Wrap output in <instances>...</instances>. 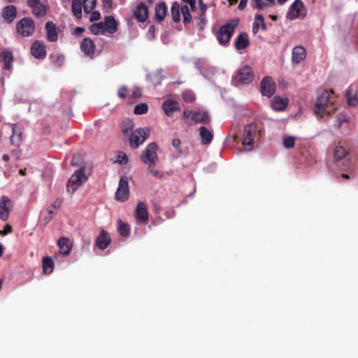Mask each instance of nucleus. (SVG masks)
Wrapping results in <instances>:
<instances>
[{"mask_svg": "<svg viewBox=\"0 0 358 358\" xmlns=\"http://www.w3.org/2000/svg\"><path fill=\"white\" fill-rule=\"evenodd\" d=\"M155 20L158 22H162L167 13V7L164 1H161L155 5Z\"/></svg>", "mask_w": 358, "mask_h": 358, "instance_id": "a878e982", "label": "nucleus"}, {"mask_svg": "<svg viewBox=\"0 0 358 358\" xmlns=\"http://www.w3.org/2000/svg\"><path fill=\"white\" fill-rule=\"evenodd\" d=\"M180 143L181 141L178 138H176L172 140V145L176 148L180 153H181V149L180 148Z\"/></svg>", "mask_w": 358, "mask_h": 358, "instance_id": "864d4df0", "label": "nucleus"}, {"mask_svg": "<svg viewBox=\"0 0 358 358\" xmlns=\"http://www.w3.org/2000/svg\"><path fill=\"white\" fill-rule=\"evenodd\" d=\"M184 2L188 3L192 10H194L196 8V0H182Z\"/></svg>", "mask_w": 358, "mask_h": 358, "instance_id": "680f3d73", "label": "nucleus"}, {"mask_svg": "<svg viewBox=\"0 0 358 358\" xmlns=\"http://www.w3.org/2000/svg\"><path fill=\"white\" fill-rule=\"evenodd\" d=\"M182 96L183 101L187 103H192L196 99L194 93L191 90H185L182 94Z\"/></svg>", "mask_w": 358, "mask_h": 358, "instance_id": "79ce46f5", "label": "nucleus"}, {"mask_svg": "<svg viewBox=\"0 0 358 358\" xmlns=\"http://www.w3.org/2000/svg\"><path fill=\"white\" fill-rule=\"evenodd\" d=\"M200 9H201V15H205V13H206V9H207V6L205 3H201V5L200 6Z\"/></svg>", "mask_w": 358, "mask_h": 358, "instance_id": "774afa93", "label": "nucleus"}, {"mask_svg": "<svg viewBox=\"0 0 358 358\" xmlns=\"http://www.w3.org/2000/svg\"><path fill=\"white\" fill-rule=\"evenodd\" d=\"M260 91L263 96L271 97L275 92V83L270 76L264 77L260 83Z\"/></svg>", "mask_w": 358, "mask_h": 358, "instance_id": "9d476101", "label": "nucleus"}, {"mask_svg": "<svg viewBox=\"0 0 358 358\" xmlns=\"http://www.w3.org/2000/svg\"><path fill=\"white\" fill-rule=\"evenodd\" d=\"M135 215L136 220L141 222H145L148 220V212L145 203L143 201H139L137 203Z\"/></svg>", "mask_w": 358, "mask_h": 358, "instance_id": "f3484780", "label": "nucleus"}, {"mask_svg": "<svg viewBox=\"0 0 358 358\" xmlns=\"http://www.w3.org/2000/svg\"><path fill=\"white\" fill-rule=\"evenodd\" d=\"M199 131L200 138L201 139V143L203 145H209L213 138V133L203 126L199 129Z\"/></svg>", "mask_w": 358, "mask_h": 358, "instance_id": "c85d7f7f", "label": "nucleus"}, {"mask_svg": "<svg viewBox=\"0 0 358 358\" xmlns=\"http://www.w3.org/2000/svg\"><path fill=\"white\" fill-rule=\"evenodd\" d=\"M181 13L183 15V22L185 24L189 23L192 19V15L190 14L189 7L187 5L181 6Z\"/></svg>", "mask_w": 358, "mask_h": 358, "instance_id": "a19ab883", "label": "nucleus"}, {"mask_svg": "<svg viewBox=\"0 0 358 358\" xmlns=\"http://www.w3.org/2000/svg\"><path fill=\"white\" fill-rule=\"evenodd\" d=\"M257 129V127L255 123L248 124L245 127L243 145L245 146H252L253 145L254 134Z\"/></svg>", "mask_w": 358, "mask_h": 358, "instance_id": "f8f14e48", "label": "nucleus"}, {"mask_svg": "<svg viewBox=\"0 0 358 358\" xmlns=\"http://www.w3.org/2000/svg\"><path fill=\"white\" fill-rule=\"evenodd\" d=\"M118 231L123 236H127L130 234L129 226L127 224L122 222L121 220H119L118 222Z\"/></svg>", "mask_w": 358, "mask_h": 358, "instance_id": "ea45409f", "label": "nucleus"}, {"mask_svg": "<svg viewBox=\"0 0 358 358\" xmlns=\"http://www.w3.org/2000/svg\"><path fill=\"white\" fill-rule=\"evenodd\" d=\"M348 121V117L346 113H341L338 115V127H341L343 123L347 122Z\"/></svg>", "mask_w": 358, "mask_h": 358, "instance_id": "8fccbe9b", "label": "nucleus"}, {"mask_svg": "<svg viewBox=\"0 0 358 358\" xmlns=\"http://www.w3.org/2000/svg\"><path fill=\"white\" fill-rule=\"evenodd\" d=\"M111 241L110 236L108 233L102 230L96 239V245L101 250H105Z\"/></svg>", "mask_w": 358, "mask_h": 358, "instance_id": "aec40b11", "label": "nucleus"}, {"mask_svg": "<svg viewBox=\"0 0 358 358\" xmlns=\"http://www.w3.org/2000/svg\"><path fill=\"white\" fill-rule=\"evenodd\" d=\"M27 6L32 10V13L37 17H43L47 13L46 6L41 0H27Z\"/></svg>", "mask_w": 358, "mask_h": 358, "instance_id": "ddd939ff", "label": "nucleus"}, {"mask_svg": "<svg viewBox=\"0 0 358 358\" xmlns=\"http://www.w3.org/2000/svg\"><path fill=\"white\" fill-rule=\"evenodd\" d=\"M43 271L44 273L50 274L54 269V263L50 257H45L43 259Z\"/></svg>", "mask_w": 358, "mask_h": 358, "instance_id": "f704fd0d", "label": "nucleus"}, {"mask_svg": "<svg viewBox=\"0 0 358 358\" xmlns=\"http://www.w3.org/2000/svg\"><path fill=\"white\" fill-rule=\"evenodd\" d=\"M104 29L109 34H114L117 30V22L113 15H107L104 17L103 21Z\"/></svg>", "mask_w": 358, "mask_h": 358, "instance_id": "5701e85b", "label": "nucleus"}, {"mask_svg": "<svg viewBox=\"0 0 358 358\" xmlns=\"http://www.w3.org/2000/svg\"><path fill=\"white\" fill-rule=\"evenodd\" d=\"M194 112V111L189 110H184L182 116L181 117L182 120H183L184 122L191 124L192 122H189V117H193Z\"/></svg>", "mask_w": 358, "mask_h": 358, "instance_id": "de8ad7c7", "label": "nucleus"}, {"mask_svg": "<svg viewBox=\"0 0 358 358\" xmlns=\"http://www.w3.org/2000/svg\"><path fill=\"white\" fill-rule=\"evenodd\" d=\"M148 106L145 103L137 104L134 108V113L136 115H143L148 112Z\"/></svg>", "mask_w": 358, "mask_h": 358, "instance_id": "37998d69", "label": "nucleus"}, {"mask_svg": "<svg viewBox=\"0 0 358 358\" xmlns=\"http://www.w3.org/2000/svg\"><path fill=\"white\" fill-rule=\"evenodd\" d=\"M248 0H241L238 4V9L243 10L247 6Z\"/></svg>", "mask_w": 358, "mask_h": 358, "instance_id": "0e129e2a", "label": "nucleus"}, {"mask_svg": "<svg viewBox=\"0 0 358 358\" xmlns=\"http://www.w3.org/2000/svg\"><path fill=\"white\" fill-rule=\"evenodd\" d=\"M128 92V89L126 86L121 87L118 90V96L121 99H124Z\"/></svg>", "mask_w": 358, "mask_h": 358, "instance_id": "3c124183", "label": "nucleus"}, {"mask_svg": "<svg viewBox=\"0 0 358 358\" xmlns=\"http://www.w3.org/2000/svg\"><path fill=\"white\" fill-rule=\"evenodd\" d=\"M148 8L143 2H141L134 11L135 17L141 22L146 21L148 17Z\"/></svg>", "mask_w": 358, "mask_h": 358, "instance_id": "a211bd4d", "label": "nucleus"}, {"mask_svg": "<svg viewBox=\"0 0 358 358\" xmlns=\"http://www.w3.org/2000/svg\"><path fill=\"white\" fill-rule=\"evenodd\" d=\"M129 180L127 177L122 176L119 181V185L115 192V199L124 202L129 198Z\"/></svg>", "mask_w": 358, "mask_h": 358, "instance_id": "1a4fd4ad", "label": "nucleus"}, {"mask_svg": "<svg viewBox=\"0 0 358 358\" xmlns=\"http://www.w3.org/2000/svg\"><path fill=\"white\" fill-rule=\"evenodd\" d=\"M306 57V49L301 45L296 46L292 50V62L294 64H299Z\"/></svg>", "mask_w": 358, "mask_h": 358, "instance_id": "412c9836", "label": "nucleus"}, {"mask_svg": "<svg viewBox=\"0 0 358 358\" xmlns=\"http://www.w3.org/2000/svg\"><path fill=\"white\" fill-rule=\"evenodd\" d=\"M84 173V167H81L74 172L69 178L67 184L66 189L68 192H74L87 180V176H86Z\"/></svg>", "mask_w": 358, "mask_h": 358, "instance_id": "7ed1b4c3", "label": "nucleus"}, {"mask_svg": "<svg viewBox=\"0 0 358 358\" xmlns=\"http://www.w3.org/2000/svg\"><path fill=\"white\" fill-rule=\"evenodd\" d=\"M348 104L350 106H356L358 104V99L355 97L354 98H348L347 99Z\"/></svg>", "mask_w": 358, "mask_h": 358, "instance_id": "13d9d810", "label": "nucleus"}, {"mask_svg": "<svg viewBox=\"0 0 358 358\" xmlns=\"http://www.w3.org/2000/svg\"><path fill=\"white\" fill-rule=\"evenodd\" d=\"M255 21L252 25V32L254 34H256L258 32L259 27L264 30L266 29V25L264 23V17L262 15L257 14L255 17Z\"/></svg>", "mask_w": 358, "mask_h": 358, "instance_id": "2f4dec72", "label": "nucleus"}, {"mask_svg": "<svg viewBox=\"0 0 358 358\" xmlns=\"http://www.w3.org/2000/svg\"><path fill=\"white\" fill-rule=\"evenodd\" d=\"M83 1V10L86 13H90L95 8L96 0H82Z\"/></svg>", "mask_w": 358, "mask_h": 358, "instance_id": "58836bf2", "label": "nucleus"}, {"mask_svg": "<svg viewBox=\"0 0 358 358\" xmlns=\"http://www.w3.org/2000/svg\"><path fill=\"white\" fill-rule=\"evenodd\" d=\"M347 152L343 146H336L334 151V161L338 165L340 161L345 159Z\"/></svg>", "mask_w": 358, "mask_h": 358, "instance_id": "473e14b6", "label": "nucleus"}, {"mask_svg": "<svg viewBox=\"0 0 358 358\" xmlns=\"http://www.w3.org/2000/svg\"><path fill=\"white\" fill-rule=\"evenodd\" d=\"M117 162L120 164H127L128 162V158L126 155H119L117 158Z\"/></svg>", "mask_w": 358, "mask_h": 358, "instance_id": "4d7b16f0", "label": "nucleus"}, {"mask_svg": "<svg viewBox=\"0 0 358 358\" xmlns=\"http://www.w3.org/2000/svg\"><path fill=\"white\" fill-rule=\"evenodd\" d=\"M17 15L16 7L13 5L6 6L2 10V16L8 23L13 22Z\"/></svg>", "mask_w": 358, "mask_h": 358, "instance_id": "393cba45", "label": "nucleus"}, {"mask_svg": "<svg viewBox=\"0 0 358 358\" xmlns=\"http://www.w3.org/2000/svg\"><path fill=\"white\" fill-rule=\"evenodd\" d=\"M272 108L275 111L285 110L287 106V99H283L280 96H275L271 103Z\"/></svg>", "mask_w": 358, "mask_h": 358, "instance_id": "7c9ffc66", "label": "nucleus"}, {"mask_svg": "<svg viewBox=\"0 0 358 358\" xmlns=\"http://www.w3.org/2000/svg\"><path fill=\"white\" fill-rule=\"evenodd\" d=\"M253 7L256 9H264L268 6V3L262 1V0H252Z\"/></svg>", "mask_w": 358, "mask_h": 358, "instance_id": "49530a36", "label": "nucleus"}, {"mask_svg": "<svg viewBox=\"0 0 358 358\" xmlns=\"http://www.w3.org/2000/svg\"><path fill=\"white\" fill-rule=\"evenodd\" d=\"M191 120L194 123L208 124L210 122L209 113L206 110H196L193 113Z\"/></svg>", "mask_w": 358, "mask_h": 358, "instance_id": "6ab92c4d", "label": "nucleus"}, {"mask_svg": "<svg viewBox=\"0 0 358 358\" xmlns=\"http://www.w3.org/2000/svg\"><path fill=\"white\" fill-rule=\"evenodd\" d=\"M51 63L56 67H61L64 62V57L61 54H51L50 55Z\"/></svg>", "mask_w": 358, "mask_h": 358, "instance_id": "4c0bfd02", "label": "nucleus"}, {"mask_svg": "<svg viewBox=\"0 0 358 358\" xmlns=\"http://www.w3.org/2000/svg\"><path fill=\"white\" fill-rule=\"evenodd\" d=\"M162 109L169 117H172L173 113L180 110V103L173 99H167L162 103Z\"/></svg>", "mask_w": 358, "mask_h": 358, "instance_id": "dca6fc26", "label": "nucleus"}, {"mask_svg": "<svg viewBox=\"0 0 358 358\" xmlns=\"http://www.w3.org/2000/svg\"><path fill=\"white\" fill-rule=\"evenodd\" d=\"M238 20H233L220 27L216 34V38L220 45L227 46L238 25Z\"/></svg>", "mask_w": 358, "mask_h": 358, "instance_id": "f257e3e1", "label": "nucleus"}, {"mask_svg": "<svg viewBox=\"0 0 358 358\" xmlns=\"http://www.w3.org/2000/svg\"><path fill=\"white\" fill-rule=\"evenodd\" d=\"M141 96V92L140 88L135 87L133 90V96L135 98H138Z\"/></svg>", "mask_w": 358, "mask_h": 358, "instance_id": "e2e57ef3", "label": "nucleus"}, {"mask_svg": "<svg viewBox=\"0 0 358 358\" xmlns=\"http://www.w3.org/2000/svg\"><path fill=\"white\" fill-rule=\"evenodd\" d=\"M101 18V14L98 11H94L90 15V20L91 22L98 20Z\"/></svg>", "mask_w": 358, "mask_h": 358, "instance_id": "6e6d98bb", "label": "nucleus"}, {"mask_svg": "<svg viewBox=\"0 0 358 358\" xmlns=\"http://www.w3.org/2000/svg\"><path fill=\"white\" fill-rule=\"evenodd\" d=\"M85 31L84 28L80 27H76L74 30V34L76 36H80L82 34V33Z\"/></svg>", "mask_w": 358, "mask_h": 358, "instance_id": "69168bd1", "label": "nucleus"}, {"mask_svg": "<svg viewBox=\"0 0 358 358\" xmlns=\"http://www.w3.org/2000/svg\"><path fill=\"white\" fill-rule=\"evenodd\" d=\"M250 45V40L247 33L241 32L235 41V48L237 50L245 49Z\"/></svg>", "mask_w": 358, "mask_h": 358, "instance_id": "4be33fe9", "label": "nucleus"}, {"mask_svg": "<svg viewBox=\"0 0 358 358\" xmlns=\"http://www.w3.org/2000/svg\"><path fill=\"white\" fill-rule=\"evenodd\" d=\"M157 145L155 143H149L141 155V160L146 165H155L158 161L157 150Z\"/></svg>", "mask_w": 358, "mask_h": 358, "instance_id": "20e7f679", "label": "nucleus"}, {"mask_svg": "<svg viewBox=\"0 0 358 358\" xmlns=\"http://www.w3.org/2000/svg\"><path fill=\"white\" fill-rule=\"evenodd\" d=\"M306 15V10L301 0H295L289 6L287 17L291 20L303 18Z\"/></svg>", "mask_w": 358, "mask_h": 358, "instance_id": "423d86ee", "label": "nucleus"}, {"mask_svg": "<svg viewBox=\"0 0 358 358\" xmlns=\"http://www.w3.org/2000/svg\"><path fill=\"white\" fill-rule=\"evenodd\" d=\"M1 59L6 62L13 61V56L12 52L9 50H3L2 52Z\"/></svg>", "mask_w": 358, "mask_h": 358, "instance_id": "a18cd8bd", "label": "nucleus"}, {"mask_svg": "<svg viewBox=\"0 0 358 358\" xmlns=\"http://www.w3.org/2000/svg\"><path fill=\"white\" fill-rule=\"evenodd\" d=\"M62 203V199H57L51 205V208L57 209L59 208Z\"/></svg>", "mask_w": 358, "mask_h": 358, "instance_id": "bf43d9fd", "label": "nucleus"}, {"mask_svg": "<svg viewBox=\"0 0 358 358\" xmlns=\"http://www.w3.org/2000/svg\"><path fill=\"white\" fill-rule=\"evenodd\" d=\"M45 30L47 33V38L50 42H55L58 39V34L55 24L51 21H48L45 24Z\"/></svg>", "mask_w": 358, "mask_h": 358, "instance_id": "bb28decb", "label": "nucleus"}, {"mask_svg": "<svg viewBox=\"0 0 358 358\" xmlns=\"http://www.w3.org/2000/svg\"><path fill=\"white\" fill-rule=\"evenodd\" d=\"M12 231V227L9 224H6L4 227V229L2 231H0V234L3 235H7L8 234L10 233Z\"/></svg>", "mask_w": 358, "mask_h": 358, "instance_id": "052dcab7", "label": "nucleus"}, {"mask_svg": "<svg viewBox=\"0 0 358 358\" xmlns=\"http://www.w3.org/2000/svg\"><path fill=\"white\" fill-rule=\"evenodd\" d=\"M255 75L252 68L245 65L241 67L236 72L235 80L241 84L248 85L252 82Z\"/></svg>", "mask_w": 358, "mask_h": 358, "instance_id": "6e6552de", "label": "nucleus"}, {"mask_svg": "<svg viewBox=\"0 0 358 358\" xmlns=\"http://www.w3.org/2000/svg\"><path fill=\"white\" fill-rule=\"evenodd\" d=\"M80 156L79 154L73 155L71 164L73 166H79V160H80Z\"/></svg>", "mask_w": 358, "mask_h": 358, "instance_id": "5fc2aeb1", "label": "nucleus"}, {"mask_svg": "<svg viewBox=\"0 0 358 358\" xmlns=\"http://www.w3.org/2000/svg\"><path fill=\"white\" fill-rule=\"evenodd\" d=\"M90 30L94 35H103L106 33L103 21L92 24L90 27Z\"/></svg>", "mask_w": 358, "mask_h": 358, "instance_id": "e433bc0d", "label": "nucleus"}, {"mask_svg": "<svg viewBox=\"0 0 358 358\" xmlns=\"http://www.w3.org/2000/svg\"><path fill=\"white\" fill-rule=\"evenodd\" d=\"M134 122L130 119H125L122 123V132L124 136H129L134 127Z\"/></svg>", "mask_w": 358, "mask_h": 358, "instance_id": "c9c22d12", "label": "nucleus"}, {"mask_svg": "<svg viewBox=\"0 0 358 358\" xmlns=\"http://www.w3.org/2000/svg\"><path fill=\"white\" fill-rule=\"evenodd\" d=\"M30 51L31 55L38 59H43L46 56L45 45L41 41H35L31 46Z\"/></svg>", "mask_w": 358, "mask_h": 358, "instance_id": "4468645a", "label": "nucleus"}, {"mask_svg": "<svg viewBox=\"0 0 358 358\" xmlns=\"http://www.w3.org/2000/svg\"><path fill=\"white\" fill-rule=\"evenodd\" d=\"M13 62V61H8V62H4V69H7V70H10L12 67Z\"/></svg>", "mask_w": 358, "mask_h": 358, "instance_id": "338daca9", "label": "nucleus"}, {"mask_svg": "<svg viewBox=\"0 0 358 358\" xmlns=\"http://www.w3.org/2000/svg\"><path fill=\"white\" fill-rule=\"evenodd\" d=\"M57 245L59 248V252L63 255H69L71 248H72V244L70 242L69 238L66 237H61L57 241Z\"/></svg>", "mask_w": 358, "mask_h": 358, "instance_id": "b1692460", "label": "nucleus"}, {"mask_svg": "<svg viewBox=\"0 0 358 358\" xmlns=\"http://www.w3.org/2000/svg\"><path fill=\"white\" fill-rule=\"evenodd\" d=\"M12 208V201L6 196L0 199V219L6 221L8 219L10 210Z\"/></svg>", "mask_w": 358, "mask_h": 358, "instance_id": "2eb2a0df", "label": "nucleus"}, {"mask_svg": "<svg viewBox=\"0 0 358 358\" xmlns=\"http://www.w3.org/2000/svg\"><path fill=\"white\" fill-rule=\"evenodd\" d=\"M82 8H83V1L82 0H72L71 2V11L73 15L76 19H81L82 17Z\"/></svg>", "mask_w": 358, "mask_h": 358, "instance_id": "c756f323", "label": "nucleus"}, {"mask_svg": "<svg viewBox=\"0 0 358 358\" xmlns=\"http://www.w3.org/2000/svg\"><path fill=\"white\" fill-rule=\"evenodd\" d=\"M80 49L85 55L90 56L94 52L95 44L90 38H85L80 44Z\"/></svg>", "mask_w": 358, "mask_h": 358, "instance_id": "cd10ccee", "label": "nucleus"}, {"mask_svg": "<svg viewBox=\"0 0 358 358\" xmlns=\"http://www.w3.org/2000/svg\"><path fill=\"white\" fill-rule=\"evenodd\" d=\"M171 16L174 22H178L180 20L181 7L179 3L174 2L171 8Z\"/></svg>", "mask_w": 358, "mask_h": 358, "instance_id": "72a5a7b5", "label": "nucleus"}, {"mask_svg": "<svg viewBox=\"0 0 358 358\" xmlns=\"http://www.w3.org/2000/svg\"><path fill=\"white\" fill-rule=\"evenodd\" d=\"M149 136V130L146 128H139L132 131L129 135L130 145L133 148H137Z\"/></svg>", "mask_w": 358, "mask_h": 358, "instance_id": "0eeeda50", "label": "nucleus"}, {"mask_svg": "<svg viewBox=\"0 0 358 358\" xmlns=\"http://www.w3.org/2000/svg\"><path fill=\"white\" fill-rule=\"evenodd\" d=\"M330 93L328 91L324 92L320 96H319L315 104V113L317 115L322 116L325 110L326 106L329 102Z\"/></svg>", "mask_w": 358, "mask_h": 358, "instance_id": "9b49d317", "label": "nucleus"}, {"mask_svg": "<svg viewBox=\"0 0 358 358\" xmlns=\"http://www.w3.org/2000/svg\"><path fill=\"white\" fill-rule=\"evenodd\" d=\"M295 138L292 136H286L283 138V145L286 148H291L294 146Z\"/></svg>", "mask_w": 358, "mask_h": 358, "instance_id": "c03bdc74", "label": "nucleus"}, {"mask_svg": "<svg viewBox=\"0 0 358 358\" xmlns=\"http://www.w3.org/2000/svg\"><path fill=\"white\" fill-rule=\"evenodd\" d=\"M155 166V165L148 164V169L149 173L156 178H161L162 175L160 174L159 171L153 168Z\"/></svg>", "mask_w": 358, "mask_h": 358, "instance_id": "09e8293b", "label": "nucleus"}, {"mask_svg": "<svg viewBox=\"0 0 358 358\" xmlns=\"http://www.w3.org/2000/svg\"><path fill=\"white\" fill-rule=\"evenodd\" d=\"M194 64L200 74L208 80H213L214 76L217 73V69L210 66L206 58H196Z\"/></svg>", "mask_w": 358, "mask_h": 358, "instance_id": "f03ea898", "label": "nucleus"}, {"mask_svg": "<svg viewBox=\"0 0 358 358\" xmlns=\"http://www.w3.org/2000/svg\"><path fill=\"white\" fill-rule=\"evenodd\" d=\"M102 5L103 8H105L107 11L110 10L113 7V1L112 0H102Z\"/></svg>", "mask_w": 358, "mask_h": 358, "instance_id": "603ef678", "label": "nucleus"}, {"mask_svg": "<svg viewBox=\"0 0 358 358\" xmlns=\"http://www.w3.org/2000/svg\"><path fill=\"white\" fill-rule=\"evenodd\" d=\"M17 32L24 37L32 35L35 30L34 21L28 17L21 19L16 24Z\"/></svg>", "mask_w": 358, "mask_h": 358, "instance_id": "39448f33", "label": "nucleus"}]
</instances>
